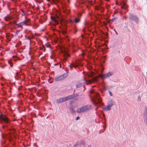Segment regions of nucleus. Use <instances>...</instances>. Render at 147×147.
I'll use <instances>...</instances> for the list:
<instances>
[{"label": "nucleus", "mask_w": 147, "mask_h": 147, "mask_svg": "<svg viewBox=\"0 0 147 147\" xmlns=\"http://www.w3.org/2000/svg\"><path fill=\"white\" fill-rule=\"evenodd\" d=\"M80 119V117H76V120H78L79 119Z\"/></svg>", "instance_id": "c85d7f7f"}, {"label": "nucleus", "mask_w": 147, "mask_h": 147, "mask_svg": "<svg viewBox=\"0 0 147 147\" xmlns=\"http://www.w3.org/2000/svg\"><path fill=\"white\" fill-rule=\"evenodd\" d=\"M74 21L76 23H78L79 22L80 20L79 19L76 18L75 19Z\"/></svg>", "instance_id": "aec40b11"}, {"label": "nucleus", "mask_w": 147, "mask_h": 147, "mask_svg": "<svg viewBox=\"0 0 147 147\" xmlns=\"http://www.w3.org/2000/svg\"><path fill=\"white\" fill-rule=\"evenodd\" d=\"M9 120L7 116L5 115L2 114H1L0 115V123L3 124V121L6 123H8L9 122Z\"/></svg>", "instance_id": "7ed1b4c3"}, {"label": "nucleus", "mask_w": 147, "mask_h": 147, "mask_svg": "<svg viewBox=\"0 0 147 147\" xmlns=\"http://www.w3.org/2000/svg\"><path fill=\"white\" fill-rule=\"evenodd\" d=\"M65 40L67 42V41L69 42L70 40L69 39L68 37V36H66V38H65Z\"/></svg>", "instance_id": "b1692460"}, {"label": "nucleus", "mask_w": 147, "mask_h": 147, "mask_svg": "<svg viewBox=\"0 0 147 147\" xmlns=\"http://www.w3.org/2000/svg\"><path fill=\"white\" fill-rule=\"evenodd\" d=\"M91 93H93V92H92V91H91Z\"/></svg>", "instance_id": "72a5a7b5"}, {"label": "nucleus", "mask_w": 147, "mask_h": 147, "mask_svg": "<svg viewBox=\"0 0 147 147\" xmlns=\"http://www.w3.org/2000/svg\"><path fill=\"white\" fill-rule=\"evenodd\" d=\"M69 11H67L66 12V13L67 14H68L69 13Z\"/></svg>", "instance_id": "c756f323"}, {"label": "nucleus", "mask_w": 147, "mask_h": 147, "mask_svg": "<svg viewBox=\"0 0 147 147\" xmlns=\"http://www.w3.org/2000/svg\"><path fill=\"white\" fill-rule=\"evenodd\" d=\"M101 102V99L99 96L98 93H96L92 101L93 104L96 105L98 103H100Z\"/></svg>", "instance_id": "f03ea898"}, {"label": "nucleus", "mask_w": 147, "mask_h": 147, "mask_svg": "<svg viewBox=\"0 0 147 147\" xmlns=\"http://www.w3.org/2000/svg\"><path fill=\"white\" fill-rule=\"evenodd\" d=\"M109 93L111 96H113L112 94L110 91H109Z\"/></svg>", "instance_id": "cd10ccee"}, {"label": "nucleus", "mask_w": 147, "mask_h": 147, "mask_svg": "<svg viewBox=\"0 0 147 147\" xmlns=\"http://www.w3.org/2000/svg\"><path fill=\"white\" fill-rule=\"evenodd\" d=\"M98 78L97 77L93 78H92L91 80H90L87 81L84 79L86 85H88L89 84H91V83L97 81Z\"/></svg>", "instance_id": "423d86ee"}, {"label": "nucleus", "mask_w": 147, "mask_h": 147, "mask_svg": "<svg viewBox=\"0 0 147 147\" xmlns=\"http://www.w3.org/2000/svg\"><path fill=\"white\" fill-rule=\"evenodd\" d=\"M113 74V73L111 72H109L107 73L100 75V77H101L102 79H105L111 76Z\"/></svg>", "instance_id": "0eeeda50"}, {"label": "nucleus", "mask_w": 147, "mask_h": 147, "mask_svg": "<svg viewBox=\"0 0 147 147\" xmlns=\"http://www.w3.org/2000/svg\"><path fill=\"white\" fill-rule=\"evenodd\" d=\"M78 96V94H74L72 95H70L69 97L71 99L73 98L74 97H77Z\"/></svg>", "instance_id": "f3484780"}, {"label": "nucleus", "mask_w": 147, "mask_h": 147, "mask_svg": "<svg viewBox=\"0 0 147 147\" xmlns=\"http://www.w3.org/2000/svg\"><path fill=\"white\" fill-rule=\"evenodd\" d=\"M66 57H69V55L68 54H66V55H64V57L65 58V59L66 60H67L66 59L65 57H66Z\"/></svg>", "instance_id": "a878e982"}, {"label": "nucleus", "mask_w": 147, "mask_h": 147, "mask_svg": "<svg viewBox=\"0 0 147 147\" xmlns=\"http://www.w3.org/2000/svg\"><path fill=\"white\" fill-rule=\"evenodd\" d=\"M52 1H54V0H52Z\"/></svg>", "instance_id": "c9c22d12"}, {"label": "nucleus", "mask_w": 147, "mask_h": 147, "mask_svg": "<svg viewBox=\"0 0 147 147\" xmlns=\"http://www.w3.org/2000/svg\"><path fill=\"white\" fill-rule=\"evenodd\" d=\"M30 21V19H28V20H24L23 21L19 23L18 24H16V26H17V28H19V27H22V26L24 25H27V23L29 22Z\"/></svg>", "instance_id": "20e7f679"}, {"label": "nucleus", "mask_w": 147, "mask_h": 147, "mask_svg": "<svg viewBox=\"0 0 147 147\" xmlns=\"http://www.w3.org/2000/svg\"><path fill=\"white\" fill-rule=\"evenodd\" d=\"M57 102L58 103H60L63 102V100H62V98L58 100L57 101Z\"/></svg>", "instance_id": "6ab92c4d"}, {"label": "nucleus", "mask_w": 147, "mask_h": 147, "mask_svg": "<svg viewBox=\"0 0 147 147\" xmlns=\"http://www.w3.org/2000/svg\"><path fill=\"white\" fill-rule=\"evenodd\" d=\"M92 107L91 105H86L78 109L77 112L79 113L84 112L92 109Z\"/></svg>", "instance_id": "f257e3e1"}, {"label": "nucleus", "mask_w": 147, "mask_h": 147, "mask_svg": "<svg viewBox=\"0 0 147 147\" xmlns=\"http://www.w3.org/2000/svg\"><path fill=\"white\" fill-rule=\"evenodd\" d=\"M69 97H70V96H68L62 98V99L63 100V102H65L67 100L71 99Z\"/></svg>", "instance_id": "4468645a"}, {"label": "nucleus", "mask_w": 147, "mask_h": 147, "mask_svg": "<svg viewBox=\"0 0 147 147\" xmlns=\"http://www.w3.org/2000/svg\"><path fill=\"white\" fill-rule=\"evenodd\" d=\"M8 63L9 64H10L11 67H12L13 66V64H12V62L11 60L8 61Z\"/></svg>", "instance_id": "5701e85b"}, {"label": "nucleus", "mask_w": 147, "mask_h": 147, "mask_svg": "<svg viewBox=\"0 0 147 147\" xmlns=\"http://www.w3.org/2000/svg\"><path fill=\"white\" fill-rule=\"evenodd\" d=\"M82 86V84L81 82H79L76 85V87L77 88H79Z\"/></svg>", "instance_id": "dca6fc26"}, {"label": "nucleus", "mask_w": 147, "mask_h": 147, "mask_svg": "<svg viewBox=\"0 0 147 147\" xmlns=\"http://www.w3.org/2000/svg\"><path fill=\"white\" fill-rule=\"evenodd\" d=\"M87 75L89 77H91L93 75V74L92 73L88 74Z\"/></svg>", "instance_id": "393cba45"}, {"label": "nucleus", "mask_w": 147, "mask_h": 147, "mask_svg": "<svg viewBox=\"0 0 147 147\" xmlns=\"http://www.w3.org/2000/svg\"><path fill=\"white\" fill-rule=\"evenodd\" d=\"M13 19V18L10 16H7L5 17L4 18V20L6 21H8L9 20H11Z\"/></svg>", "instance_id": "ddd939ff"}, {"label": "nucleus", "mask_w": 147, "mask_h": 147, "mask_svg": "<svg viewBox=\"0 0 147 147\" xmlns=\"http://www.w3.org/2000/svg\"><path fill=\"white\" fill-rule=\"evenodd\" d=\"M121 7L122 9H126L127 8V7L124 2H121Z\"/></svg>", "instance_id": "f8f14e48"}, {"label": "nucleus", "mask_w": 147, "mask_h": 147, "mask_svg": "<svg viewBox=\"0 0 147 147\" xmlns=\"http://www.w3.org/2000/svg\"><path fill=\"white\" fill-rule=\"evenodd\" d=\"M67 76V74H64L62 75L55 78L54 80L56 82L66 78Z\"/></svg>", "instance_id": "39448f33"}, {"label": "nucleus", "mask_w": 147, "mask_h": 147, "mask_svg": "<svg viewBox=\"0 0 147 147\" xmlns=\"http://www.w3.org/2000/svg\"><path fill=\"white\" fill-rule=\"evenodd\" d=\"M84 142L81 141L78 142L76 144L74 145V147H84Z\"/></svg>", "instance_id": "9d476101"}, {"label": "nucleus", "mask_w": 147, "mask_h": 147, "mask_svg": "<svg viewBox=\"0 0 147 147\" xmlns=\"http://www.w3.org/2000/svg\"><path fill=\"white\" fill-rule=\"evenodd\" d=\"M129 19L135 21L136 22H138V19L137 16H134L132 13H129Z\"/></svg>", "instance_id": "6e6552de"}, {"label": "nucleus", "mask_w": 147, "mask_h": 147, "mask_svg": "<svg viewBox=\"0 0 147 147\" xmlns=\"http://www.w3.org/2000/svg\"><path fill=\"white\" fill-rule=\"evenodd\" d=\"M4 125H3V127H2L3 128H4Z\"/></svg>", "instance_id": "473e14b6"}, {"label": "nucleus", "mask_w": 147, "mask_h": 147, "mask_svg": "<svg viewBox=\"0 0 147 147\" xmlns=\"http://www.w3.org/2000/svg\"><path fill=\"white\" fill-rule=\"evenodd\" d=\"M113 105V102L112 100L109 101L107 107L104 109L106 111H109L111 109V107Z\"/></svg>", "instance_id": "1a4fd4ad"}, {"label": "nucleus", "mask_w": 147, "mask_h": 147, "mask_svg": "<svg viewBox=\"0 0 147 147\" xmlns=\"http://www.w3.org/2000/svg\"><path fill=\"white\" fill-rule=\"evenodd\" d=\"M40 49L41 50L44 49L43 51H45V47L44 45H42V47H40Z\"/></svg>", "instance_id": "4be33fe9"}, {"label": "nucleus", "mask_w": 147, "mask_h": 147, "mask_svg": "<svg viewBox=\"0 0 147 147\" xmlns=\"http://www.w3.org/2000/svg\"><path fill=\"white\" fill-rule=\"evenodd\" d=\"M96 9L97 10H99L100 9H101L102 11H103L104 10L103 8L101 6H98L96 7Z\"/></svg>", "instance_id": "a211bd4d"}, {"label": "nucleus", "mask_w": 147, "mask_h": 147, "mask_svg": "<svg viewBox=\"0 0 147 147\" xmlns=\"http://www.w3.org/2000/svg\"><path fill=\"white\" fill-rule=\"evenodd\" d=\"M2 138H4L3 136V134H2Z\"/></svg>", "instance_id": "2f4dec72"}, {"label": "nucleus", "mask_w": 147, "mask_h": 147, "mask_svg": "<svg viewBox=\"0 0 147 147\" xmlns=\"http://www.w3.org/2000/svg\"><path fill=\"white\" fill-rule=\"evenodd\" d=\"M28 39H30V38H29V37H28Z\"/></svg>", "instance_id": "f704fd0d"}, {"label": "nucleus", "mask_w": 147, "mask_h": 147, "mask_svg": "<svg viewBox=\"0 0 147 147\" xmlns=\"http://www.w3.org/2000/svg\"><path fill=\"white\" fill-rule=\"evenodd\" d=\"M53 20L55 21V24H58V22L56 20L55 18H53Z\"/></svg>", "instance_id": "412c9836"}, {"label": "nucleus", "mask_w": 147, "mask_h": 147, "mask_svg": "<svg viewBox=\"0 0 147 147\" xmlns=\"http://www.w3.org/2000/svg\"><path fill=\"white\" fill-rule=\"evenodd\" d=\"M74 22V21L73 20H69V22L70 23H72Z\"/></svg>", "instance_id": "bb28decb"}, {"label": "nucleus", "mask_w": 147, "mask_h": 147, "mask_svg": "<svg viewBox=\"0 0 147 147\" xmlns=\"http://www.w3.org/2000/svg\"><path fill=\"white\" fill-rule=\"evenodd\" d=\"M47 1H49V0H47Z\"/></svg>", "instance_id": "e433bc0d"}, {"label": "nucleus", "mask_w": 147, "mask_h": 147, "mask_svg": "<svg viewBox=\"0 0 147 147\" xmlns=\"http://www.w3.org/2000/svg\"><path fill=\"white\" fill-rule=\"evenodd\" d=\"M35 34L36 36H39V34H37V33H35Z\"/></svg>", "instance_id": "7c9ffc66"}, {"label": "nucleus", "mask_w": 147, "mask_h": 147, "mask_svg": "<svg viewBox=\"0 0 147 147\" xmlns=\"http://www.w3.org/2000/svg\"><path fill=\"white\" fill-rule=\"evenodd\" d=\"M78 66V64H75L74 63H72L70 65H69V67L71 70L72 69L73 67H76Z\"/></svg>", "instance_id": "9b49d317"}, {"label": "nucleus", "mask_w": 147, "mask_h": 147, "mask_svg": "<svg viewBox=\"0 0 147 147\" xmlns=\"http://www.w3.org/2000/svg\"><path fill=\"white\" fill-rule=\"evenodd\" d=\"M144 121L145 123L147 125V112L144 115Z\"/></svg>", "instance_id": "2eb2a0df"}]
</instances>
